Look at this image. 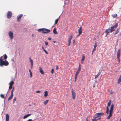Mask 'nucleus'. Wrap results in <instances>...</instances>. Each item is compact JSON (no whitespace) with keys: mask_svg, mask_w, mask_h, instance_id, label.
<instances>
[{"mask_svg":"<svg viewBox=\"0 0 121 121\" xmlns=\"http://www.w3.org/2000/svg\"><path fill=\"white\" fill-rule=\"evenodd\" d=\"M3 56H1L0 58V66H3L4 65L7 66L9 64L8 62L6 60H2Z\"/></svg>","mask_w":121,"mask_h":121,"instance_id":"obj_1","label":"nucleus"},{"mask_svg":"<svg viewBox=\"0 0 121 121\" xmlns=\"http://www.w3.org/2000/svg\"><path fill=\"white\" fill-rule=\"evenodd\" d=\"M104 114L103 113H96L93 117L95 119L99 120L101 118V117Z\"/></svg>","mask_w":121,"mask_h":121,"instance_id":"obj_2","label":"nucleus"},{"mask_svg":"<svg viewBox=\"0 0 121 121\" xmlns=\"http://www.w3.org/2000/svg\"><path fill=\"white\" fill-rule=\"evenodd\" d=\"M114 107V105L112 104L109 110V115L107 118V119H109L112 116L113 113V109Z\"/></svg>","mask_w":121,"mask_h":121,"instance_id":"obj_3","label":"nucleus"},{"mask_svg":"<svg viewBox=\"0 0 121 121\" xmlns=\"http://www.w3.org/2000/svg\"><path fill=\"white\" fill-rule=\"evenodd\" d=\"M12 12L10 11H8L7 14V17L8 19L10 18L12 16Z\"/></svg>","mask_w":121,"mask_h":121,"instance_id":"obj_4","label":"nucleus"},{"mask_svg":"<svg viewBox=\"0 0 121 121\" xmlns=\"http://www.w3.org/2000/svg\"><path fill=\"white\" fill-rule=\"evenodd\" d=\"M8 35L10 38L11 39H13V33L11 31H9L8 32Z\"/></svg>","mask_w":121,"mask_h":121,"instance_id":"obj_5","label":"nucleus"},{"mask_svg":"<svg viewBox=\"0 0 121 121\" xmlns=\"http://www.w3.org/2000/svg\"><path fill=\"white\" fill-rule=\"evenodd\" d=\"M71 92L72 95V98L73 99H75L76 96L75 93L74 92V91L73 89L71 90Z\"/></svg>","mask_w":121,"mask_h":121,"instance_id":"obj_6","label":"nucleus"},{"mask_svg":"<svg viewBox=\"0 0 121 121\" xmlns=\"http://www.w3.org/2000/svg\"><path fill=\"white\" fill-rule=\"evenodd\" d=\"M43 33L44 34L47 33H49L50 31V30L46 28H44Z\"/></svg>","mask_w":121,"mask_h":121,"instance_id":"obj_7","label":"nucleus"},{"mask_svg":"<svg viewBox=\"0 0 121 121\" xmlns=\"http://www.w3.org/2000/svg\"><path fill=\"white\" fill-rule=\"evenodd\" d=\"M22 16V14H21L19 16H17V20L18 22H20L21 18Z\"/></svg>","mask_w":121,"mask_h":121,"instance_id":"obj_8","label":"nucleus"},{"mask_svg":"<svg viewBox=\"0 0 121 121\" xmlns=\"http://www.w3.org/2000/svg\"><path fill=\"white\" fill-rule=\"evenodd\" d=\"M120 51L121 50L120 49H119L118 50L117 54V57H120L121 54Z\"/></svg>","mask_w":121,"mask_h":121,"instance_id":"obj_9","label":"nucleus"},{"mask_svg":"<svg viewBox=\"0 0 121 121\" xmlns=\"http://www.w3.org/2000/svg\"><path fill=\"white\" fill-rule=\"evenodd\" d=\"M29 59L30 60V61L31 62V69L32 68L33 63V60L31 59L30 57Z\"/></svg>","mask_w":121,"mask_h":121,"instance_id":"obj_10","label":"nucleus"},{"mask_svg":"<svg viewBox=\"0 0 121 121\" xmlns=\"http://www.w3.org/2000/svg\"><path fill=\"white\" fill-rule=\"evenodd\" d=\"M39 72L42 74H44V73L43 71V70L41 67H39Z\"/></svg>","mask_w":121,"mask_h":121,"instance_id":"obj_11","label":"nucleus"},{"mask_svg":"<svg viewBox=\"0 0 121 121\" xmlns=\"http://www.w3.org/2000/svg\"><path fill=\"white\" fill-rule=\"evenodd\" d=\"M9 116L8 114L6 115V121H9Z\"/></svg>","mask_w":121,"mask_h":121,"instance_id":"obj_12","label":"nucleus"},{"mask_svg":"<svg viewBox=\"0 0 121 121\" xmlns=\"http://www.w3.org/2000/svg\"><path fill=\"white\" fill-rule=\"evenodd\" d=\"M110 30L109 28L106 30L105 32L106 33H107V34L106 35V36L110 32H111V31H110Z\"/></svg>","mask_w":121,"mask_h":121,"instance_id":"obj_13","label":"nucleus"},{"mask_svg":"<svg viewBox=\"0 0 121 121\" xmlns=\"http://www.w3.org/2000/svg\"><path fill=\"white\" fill-rule=\"evenodd\" d=\"M82 31V27H81L78 30V32L79 33V35H80Z\"/></svg>","mask_w":121,"mask_h":121,"instance_id":"obj_14","label":"nucleus"},{"mask_svg":"<svg viewBox=\"0 0 121 121\" xmlns=\"http://www.w3.org/2000/svg\"><path fill=\"white\" fill-rule=\"evenodd\" d=\"M11 95L10 96L9 98L8 99V100L9 101V100L12 99L13 97V94L11 93Z\"/></svg>","mask_w":121,"mask_h":121,"instance_id":"obj_15","label":"nucleus"},{"mask_svg":"<svg viewBox=\"0 0 121 121\" xmlns=\"http://www.w3.org/2000/svg\"><path fill=\"white\" fill-rule=\"evenodd\" d=\"M80 71L81 70L78 69L76 73L75 76L77 77L78 75V74L80 72Z\"/></svg>","mask_w":121,"mask_h":121,"instance_id":"obj_16","label":"nucleus"},{"mask_svg":"<svg viewBox=\"0 0 121 121\" xmlns=\"http://www.w3.org/2000/svg\"><path fill=\"white\" fill-rule=\"evenodd\" d=\"M97 45L95 43V45L94 46V48L93 49L92 51V52H94L96 50V47H97Z\"/></svg>","mask_w":121,"mask_h":121,"instance_id":"obj_17","label":"nucleus"},{"mask_svg":"<svg viewBox=\"0 0 121 121\" xmlns=\"http://www.w3.org/2000/svg\"><path fill=\"white\" fill-rule=\"evenodd\" d=\"M56 29L55 28H54L53 29V33L55 34H57V32L56 31Z\"/></svg>","mask_w":121,"mask_h":121,"instance_id":"obj_18","label":"nucleus"},{"mask_svg":"<svg viewBox=\"0 0 121 121\" xmlns=\"http://www.w3.org/2000/svg\"><path fill=\"white\" fill-rule=\"evenodd\" d=\"M31 115V114H27L24 116L23 117V118L24 119H25L27 117H28L30 116Z\"/></svg>","mask_w":121,"mask_h":121,"instance_id":"obj_19","label":"nucleus"},{"mask_svg":"<svg viewBox=\"0 0 121 121\" xmlns=\"http://www.w3.org/2000/svg\"><path fill=\"white\" fill-rule=\"evenodd\" d=\"M44 28L39 29L38 30V31L39 32L42 31V33H43V31H44Z\"/></svg>","mask_w":121,"mask_h":121,"instance_id":"obj_20","label":"nucleus"},{"mask_svg":"<svg viewBox=\"0 0 121 121\" xmlns=\"http://www.w3.org/2000/svg\"><path fill=\"white\" fill-rule=\"evenodd\" d=\"M110 31H111V32H112L113 31H114L115 30V29H114V28L112 27H111V29H110Z\"/></svg>","mask_w":121,"mask_h":121,"instance_id":"obj_21","label":"nucleus"},{"mask_svg":"<svg viewBox=\"0 0 121 121\" xmlns=\"http://www.w3.org/2000/svg\"><path fill=\"white\" fill-rule=\"evenodd\" d=\"M45 94H44V96L45 97H46L48 95V92L47 91H44Z\"/></svg>","mask_w":121,"mask_h":121,"instance_id":"obj_22","label":"nucleus"},{"mask_svg":"<svg viewBox=\"0 0 121 121\" xmlns=\"http://www.w3.org/2000/svg\"><path fill=\"white\" fill-rule=\"evenodd\" d=\"M111 100H109L108 102V104H107L108 106L109 107L110 106V105L111 104Z\"/></svg>","mask_w":121,"mask_h":121,"instance_id":"obj_23","label":"nucleus"},{"mask_svg":"<svg viewBox=\"0 0 121 121\" xmlns=\"http://www.w3.org/2000/svg\"><path fill=\"white\" fill-rule=\"evenodd\" d=\"M84 55H85L84 54L82 55V58L81 60V61L82 62H83L84 60L85 59V56H84Z\"/></svg>","mask_w":121,"mask_h":121,"instance_id":"obj_24","label":"nucleus"},{"mask_svg":"<svg viewBox=\"0 0 121 121\" xmlns=\"http://www.w3.org/2000/svg\"><path fill=\"white\" fill-rule=\"evenodd\" d=\"M117 16V14H112V17L114 18H116Z\"/></svg>","mask_w":121,"mask_h":121,"instance_id":"obj_25","label":"nucleus"},{"mask_svg":"<svg viewBox=\"0 0 121 121\" xmlns=\"http://www.w3.org/2000/svg\"><path fill=\"white\" fill-rule=\"evenodd\" d=\"M121 82V78L119 77L117 81V83L118 84L120 83Z\"/></svg>","mask_w":121,"mask_h":121,"instance_id":"obj_26","label":"nucleus"},{"mask_svg":"<svg viewBox=\"0 0 121 121\" xmlns=\"http://www.w3.org/2000/svg\"><path fill=\"white\" fill-rule=\"evenodd\" d=\"M118 26V24L117 23H115V25L113 26H112V27H114V28H117V27Z\"/></svg>","mask_w":121,"mask_h":121,"instance_id":"obj_27","label":"nucleus"},{"mask_svg":"<svg viewBox=\"0 0 121 121\" xmlns=\"http://www.w3.org/2000/svg\"><path fill=\"white\" fill-rule=\"evenodd\" d=\"M14 84V82L13 81H11L9 83V85L13 86Z\"/></svg>","mask_w":121,"mask_h":121,"instance_id":"obj_28","label":"nucleus"},{"mask_svg":"<svg viewBox=\"0 0 121 121\" xmlns=\"http://www.w3.org/2000/svg\"><path fill=\"white\" fill-rule=\"evenodd\" d=\"M49 100L48 99L46 100L45 101L43 102V104L45 105H46L47 104Z\"/></svg>","mask_w":121,"mask_h":121,"instance_id":"obj_29","label":"nucleus"},{"mask_svg":"<svg viewBox=\"0 0 121 121\" xmlns=\"http://www.w3.org/2000/svg\"><path fill=\"white\" fill-rule=\"evenodd\" d=\"M60 17H59V18L56 19L55 20V24H57V23L58 22V18H59Z\"/></svg>","mask_w":121,"mask_h":121,"instance_id":"obj_30","label":"nucleus"},{"mask_svg":"<svg viewBox=\"0 0 121 121\" xmlns=\"http://www.w3.org/2000/svg\"><path fill=\"white\" fill-rule=\"evenodd\" d=\"M7 58V56L6 55V54H4V60H6V59Z\"/></svg>","mask_w":121,"mask_h":121,"instance_id":"obj_31","label":"nucleus"},{"mask_svg":"<svg viewBox=\"0 0 121 121\" xmlns=\"http://www.w3.org/2000/svg\"><path fill=\"white\" fill-rule=\"evenodd\" d=\"M119 31V29H117V30L115 32L114 35H115L117 34Z\"/></svg>","mask_w":121,"mask_h":121,"instance_id":"obj_32","label":"nucleus"},{"mask_svg":"<svg viewBox=\"0 0 121 121\" xmlns=\"http://www.w3.org/2000/svg\"><path fill=\"white\" fill-rule=\"evenodd\" d=\"M72 36L71 35L70 36H69V39L68 40V41H71V40L72 39Z\"/></svg>","mask_w":121,"mask_h":121,"instance_id":"obj_33","label":"nucleus"},{"mask_svg":"<svg viewBox=\"0 0 121 121\" xmlns=\"http://www.w3.org/2000/svg\"><path fill=\"white\" fill-rule=\"evenodd\" d=\"M99 73H98L95 76V78L96 79L98 78V77L99 75Z\"/></svg>","mask_w":121,"mask_h":121,"instance_id":"obj_34","label":"nucleus"},{"mask_svg":"<svg viewBox=\"0 0 121 121\" xmlns=\"http://www.w3.org/2000/svg\"><path fill=\"white\" fill-rule=\"evenodd\" d=\"M0 97L2 98H4V95L1 94L0 95Z\"/></svg>","mask_w":121,"mask_h":121,"instance_id":"obj_35","label":"nucleus"},{"mask_svg":"<svg viewBox=\"0 0 121 121\" xmlns=\"http://www.w3.org/2000/svg\"><path fill=\"white\" fill-rule=\"evenodd\" d=\"M98 120L97 119H95V118L93 117V119H92V120L91 121H97Z\"/></svg>","mask_w":121,"mask_h":121,"instance_id":"obj_36","label":"nucleus"},{"mask_svg":"<svg viewBox=\"0 0 121 121\" xmlns=\"http://www.w3.org/2000/svg\"><path fill=\"white\" fill-rule=\"evenodd\" d=\"M16 99L17 98L16 97H15L14 98L13 100V104H14L15 103V102L16 101Z\"/></svg>","mask_w":121,"mask_h":121,"instance_id":"obj_37","label":"nucleus"},{"mask_svg":"<svg viewBox=\"0 0 121 121\" xmlns=\"http://www.w3.org/2000/svg\"><path fill=\"white\" fill-rule=\"evenodd\" d=\"M14 87H13V89L11 91V93L13 94V91L14 90Z\"/></svg>","mask_w":121,"mask_h":121,"instance_id":"obj_38","label":"nucleus"},{"mask_svg":"<svg viewBox=\"0 0 121 121\" xmlns=\"http://www.w3.org/2000/svg\"><path fill=\"white\" fill-rule=\"evenodd\" d=\"M117 57V60H118V62L120 63V57Z\"/></svg>","mask_w":121,"mask_h":121,"instance_id":"obj_39","label":"nucleus"},{"mask_svg":"<svg viewBox=\"0 0 121 121\" xmlns=\"http://www.w3.org/2000/svg\"><path fill=\"white\" fill-rule=\"evenodd\" d=\"M78 69L80 70H81V65L80 64H79V67Z\"/></svg>","mask_w":121,"mask_h":121,"instance_id":"obj_40","label":"nucleus"},{"mask_svg":"<svg viewBox=\"0 0 121 121\" xmlns=\"http://www.w3.org/2000/svg\"><path fill=\"white\" fill-rule=\"evenodd\" d=\"M77 76H75V78H75V79H74V82H76V79H77Z\"/></svg>","mask_w":121,"mask_h":121,"instance_id":"obj_41","label":"nucleus"},{"mask_svg":"<svg viewBox=\"0 0 121 121\" xmlns=\"http://www.w3.org/2000/svg\"><path fill=\"white\" fill-rule=\"evenodd\" d=\"M12 86L9 85V89H11L12 88Z\"/></svg>","mask_w":121,"mask_h":121,"instance_id":"obj_42","label":"nucleus"},{"mask_svg":"<svg viewBox=\"0 0 121 121\" xmlns=\"http://www.w3.org/2000/svg\"><path fill=\"white\" fill-rule=\"evenodd\" d=\"M30 78H31L32 77V73L31 72H30Z\"/></svg>","mask_w":121,"mask_h":121,"instance_id":"obj_43","label":"nucleus"},{"mask_svg":"<svg viewBox=\"0 0 121 121\" xmlns=\"http://www.w3.org/2000/svg\"><path fill=\"white\" fill-rule=\"evenodd\" d=\"M45 43L46 45H48V43L46 41H45Z\"/></svg>","mask_w":121,"mask_h":121,"instance_id":"obj_44","label":"nucleus"},{"mask_svg":"<svg viewBox=\"0 0 121 121\" xmlns=\"http://www.w3.org/2000/svg\"><path fill=\"white\" fill-rule=\"evenodd\" d=\"M53 72H54V69H52V70H51V73H52L53 74Z\"/></svg>","mask_w":121,"mask_h":121,"instance_id":"obj_45","label":"nucleus"},{"mask_svg":"<svg viewBox=\"0 0 121 121\" xmlns=\"http://www.w3.org/2000/svg\"><path fill=\"white\" fill-rule=\"evenodd\" d=\"M44 51L45 53L47 54H48V52L47 51H46V50H44L43 51Z\"/></svg>","mask_w":121,"mask_h":121,"instance_id":"obj_46","label":"nucleus"},{"mask_svg":"<svg viewBox=\"0 0 121 121\" xmlns=\"http://www.w3.org/2000/svg\"><path fill=\"white\" fill-rule=\"evenodd\" d=\"M69 41V43H68V46H70V45L71 41Z\"/></svg>","mask_w":121,"mask_h":121,"instance_id":"obj_47","label":"nucleus"},{"mask_svg":"<svg viewBox=\"0 0 121 121\" xmlns=\"http://www.w3.org/2000/svg\"><path fill=\"white\" fill-rule=\"evenodd\" d=\"M41 91H36V92L37 93H39Z\"/></svg>","mask_w":121,"mask_h":121,"instance_id":"obj_48","label":"nucleus"},{"mask_svg":"<svg viewBox=\"0 0 121 121\" xmlns=\"http://www.w3.org/2000/svg\"><path fill=\"white\" fill-rule=\"evenodd\" d=\"M59 69L57 65H56V69L57 70Z\"/></svg>","mask_w":121,"mask_h":121,"instance_id":"obj_49","label":"nucleus"},{"mask_svg":"<svg viewBox=\"0 0 121 121\" xmlns=\"http://www.w3.org/2000/svg\"><path fill=\"white\" fill-rule=\"evenodd\" d=\"M108 106H107L106 107V109H107V110H109V108H108Z\"/></svg>","mask_w":121,"mask_h":121,"instance_id":"obj_50","label":"nucleus"},{"mask_svg":"<svg viewBox=\"0 0 121 121\" xmlns=\"http://www.w3.org/2000/svg\"><path fill=\"white\" fill-rule=\"evenodd\" d=\"M108 111H109V110H106V114H108Z\"/></svg>","mask_w":121,"mask_h":121,"instance_id":"obj_51","label":"nucleus"},{"mask_svg":"<svg viewBox=\"0 0 121 121\" xmlns=\"http://www.w3.org/2000/svg\"><path fill=\"white\" fill-rule=\"evenodd\" d=\"M33 120L31 119H29L27 121H32Z\"/></svg>","mask_w":121,"mask_h":121,"instance_id":"obj_52","label":"nucleus"},{"mask_svg":"<svg viewBox=\"0 0 121 121\" xmlns=\"http://www.w3.org/2000/svg\"><path fill=\"white\" fill-rule=\"evenodd\" d=\"M42 47L43 51L44 50H45L44 47L43 46H42Z\"/></svg>","mask_w":121,"mask_h":121,"instance_id":"obj_53","label":"nucleus"},{"mask_svg":"<svg viewBox=\"0 0 121 121\" xmlns=\"http://www.w3.org/2000/svg\"><path fill=\"white\" fill-rule=\"evenodd\" d=\"M51 39V38L50 37H49L48 38V39L49 40H50Z\"/></svg>","mask_w":121,"mask_h":121,"instance_id":"obj_54","label":"nucleus"},{"mask_svg":"<svg viewBox=\"0 0 121 121\" xmlns=\"http://www.w3.org/2000/svg\"><path fill=\"white\" fill-rule=\"evenodd\" d=\"M10 89H8V91H7V94L9 92V90Z\"/></svg>","mask_w":121,"mask_h":121,"instance_id":"obj_55","label":"nucleus"},{"mask_svg":"<svg viewBox=\"0 0 121 121\" xmlns=\"http://www.w3.org/2000/svg\"><path fill=\"white\" fill-rule=\"evenodd\" d=\"M95 82H97V80L96 79L95 80Z\"/></svg>","mask_w":121,"mask_h":121,"instance_id":"obj_56","label":"nucleus"},{"mask_svg":"<svg viewBox=\"0 0 121 121\" xmlns=\"http://www.w3.org/2000/svg\"><path fill=\"white\" fill-rule=\"evenodd\" d=\"M95 84H94L93 85V88H94L95 87Z\"/></svg>","mask_w":121,"mask_h":121,"instance_id":"obj_57","label":"nucleus"},{"mask_svg":"<svg viewBox=\"0 0 121 121\" xmlns=\"http://www.w3.org/2000/svg\"><path fill=\"white\" fill-rule=\"evenodd\" d=\"M87 119H88V117H87L86 119V121H88L87 120Z\"/></svg>","mask_w":121,"mask_h":121,"instance_id":"obj_58","label":"nucleus"},{"mask_svg":"<svg viewBox=\"0 0 121 121\" xmlns=\"http://www.w3.org/2000/svg\"><path fill=\"white\" fill-rule=\"evenodd\" d=\"M29 72H30H30H31V71L30 70V69H29Z\"/></svg>","mask_w":121,"mask_h":121,"instance_id":"obj_59","label":"nucleus"},{"mask_svg":"<svg viewBox=\"0 0 121 121\" xmlns=\"http://www.w3.org/2000/svg\"><path fill=\"white\" fill-rule=\"evenodd\" d=\"M34 34H32V36H33V37H34Z\"/></svg>","mask_w":121,"mask_h":121,"instance_id":"obj_60","label":"nucleus"},{"mask_svg":"<svg viewBox=\"0 0 121 121\" xmlns=\"http://www.w3.org/2000/svg\"><path fill=\"white\" fill-rule=\"evenodd\" d=\"M75 39H74L73 40V43L74 44V42H75Z\"/></svg>","mask_w":121,"mask_h":121,"instance_id":"obj_61","label":"nucleus"},{"mask_svg":"<svg viewBox=\"0 0 121 121\" xmlns=\"http://www.w3.org/2000/svg\"><path fill=\"white\" fill-rule=\"evenodd\" d=\"M80 35H79H79H77V36H79Z\"/></svg>","mask_w":121,"mask_h":121,"instance_id":"obj_62","label":"nucleus"},{"mask_svg":"<svg viewBox=\"0 0 121 121\" xmlns=\"http://www.w3.org/2000/svg\"><path fill=\"white\" fill-rule=\"evenodd\" d=\"M120 77L121 78V75H120V77Z\"/></svg>","mask_w":121,"mask_h":121,"instance_id":"obj_63","label":"nucleus"},{"mask_svg":"<svg viewBox=\"0 0 121 121\" xmlns=\"http://www.w3.org/2000/svg\"><path fill=\"white\" fill-rule=\"evenodd\" d=\"M120 121H121V118H120Z\"/></svg>","mask_w":121,"mask_h":121,"instance_id":"obj_64","label":"nucleus"}]
</instances>
